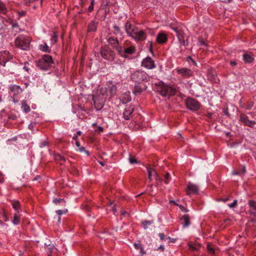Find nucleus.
Segmentation results:
<instances>
[{
  "mask_svg": "<svg viewBox=\"0 0 256 256\" xmlns=\"http://www.w3.org/2000/svg\"><path fill=\"white\" fill-rule=\"evenodd\" d=\"M186 104L189 110L194 111L198 110L200 106V104L197 100L190 98L186 100Z\"/></svg>",
  "mask_w": 256,
  "mask_h": 256,
  "instance_id": "9",
  "label": "nucleus"
},
{
  "mask_svg": "<svg viewBox=\"0 0 256 256\" xmlns=\"http://www.w3.org/2000/svg\"><path fill=\"white\" fill-rule=\"evenodd\" d=\"M40 49L44 52H50V49L46 44H44L40 45Z\"/></svg>",
  "mask_w": 256,
  "mask_h": 256,
  "instance_id": "35",
  "label": "nucleus"
},
{
  "mask_svg": "<svg viewBox=\"0 0 256 256\" xmlns=\"http://www.w3.org/2000/svg\"><path fill=\"white\" fill-rule=\"evenodd\" d=\"M246 166H243L242 171H237V170H234L232 172V174L233 175H238V174H244L246 172Z\"/></svg>",
  "mask_w": 256,
  "mask_h": 256,
  "instance_id": "38",
  "label": "nucleus"
},
{
  "mask_svg": "<svg viewBox=\"0 0 256 256\" xmlns=\"http://www.w3.org/2000/svg\"><path fill=\"white\" fill-rule=\"evenodd\" d=\"M54 248V246L49 244L48 246V249L50 250V252H52V250Z\"/></svg>",
  "mask_w": 256,
  "mask_h": 256,
  "instance_id": "57",
  "label": "nucleus"
},
{
  "mask_svg": "<svg viewBox=\"0 0 256 256\" xmlns=\"http://www.w3.org/2000/svg\"><path fill=\"white\" fill-rule=\"evenodd\" d=\"M134 108L132 105L126 106L124 112L123 117L126 120H130L132 116V113L134 112Z\"/></svg>",
  "mask_w": 256,
  "mask_h": 256,
  "instance_id": "15",
  "label": "nucleus"
},
{
  "mask_svg": "<svg viewBox=\"0 0 256 256\" xmlns=\"http://www.w3.org/2000/svg\"><path fill=\"white\" fill-rule=\"evenodd\" d=\"M207 77L212 82L217 83L218 81L216 70L212 68H210L208 70Z\"/></svg>",
  "mask_w": 256,
  "mask_h": 256,
  "instance_id": "17",
  "label": "nucleus"
},
{
  "mask_svg": "<svg viewBox=\"0 0 256 256\" xmlns=\"http://www.w3.org/2000/svg\"><path fill=\"white\" fill-rule=\"evenodd\" d=\"M98 130L100 131V132H102L103 130H104V128L102 126H99L98 127Z\"/></svg>",
  "mask_w": 256,
  "mask_h": 256,
  "instance_id": "63",
  "label": "nucleus"
},
{
  "mask_svg": "<svg viewBox=\"0 0 256 256\" xmlns=\"http://www.w3.org/2000/svg\"><path fill=\"white\" fill-rule=\"evenodd\" d=\"M198 42H199V44L200 46H207V44L205 43L204 41L202 38H200L198 40Z\"/></svg>",
  "mask_w": 256,
  "mask_h": 256,
  "instance_id": "48",
  "label": "nucleus"
},
{
  "mask_svg": "<svg viewBox=\"0 0 256 256\" xmlns=\"http://www.w3.org/2000/svg\"><path fill=\"white\" fill-rule=\"evenodd\" d=\"M40 177L38 176H37L36 177H35L34 179H33V180L34 181V180H39L40 179Z\"/></svg>",
  "mask_w": 256,
  "mask_h": 256,
  "instance_id": "62",
  "label": "nucleus"
},
{
  "mask_svg": "<svg viewBox=\"0 0 256 256\" xmlns=\"http://www.w3.org/2000/svg\"><path fill=\"white\" fill-rule=\"evenodd\" d=\"M12 204V208L17 212H18V210L20 208V204L19 202L16 200L13 201Z\"/></svg>",
  "mask_w": 256,
  "mask_h": 256,
  "instance_id": "36",
  "label": "nucleus"
},
{
  "mask_svg": "<svg viewBox=\"0 0 256 256\" xmlns=\"http://www.w3.org/2000/svg\"><path fill=\"white\" fill-rule=\"evenodd\" d=\"M34 128V124L31 123L30 124L28 125V128H29L30 129V130H32V128Z\"/></svg>",
  "mask_w": 256,
  "mask_h": 256,
  "instance_id": "61",
  "label": "nucleus"
},
{
  "mask_svg": "<svg viewBox=\"0 0 256 256\" xmlns=\"http://www.w3.org/2000/svg\"><path fill=\"white\" fill-rule=\"evenodd\" d=\"M198 246H199L198 244L196 245V244H188V246H189L190 248L192 250H198Z\"/></svg>",
  "mask_w": 256,
  "mask_h": 256,
  "instance_id": "42",
  "label": "nucleus"
},
{
  "mask_svg": "<svg viewBox=\"0 0 256 256\" xmlns=\"http://www.w3.org/2000/svg\"><path fill=\"white\" fill-rule=\"evenodd\" d=\"M176 71L178 74L184 78H190L193 74V72L191 70L186 68H176Z\"/></svg>",
  "mask_w": 256,
  "mask_h": 256,
  "instance_id": "14",
  "label": "nucleus"
},
{
  "mask_svg": "<svg viewBox=\"0 0 256 256\" xmlns=\"http://www.w3.org/2000/svg\"><path fill=\"white\" fill-rule=\"evenodd\" d=\"M94 106L97 110H100L104 106L105 102L104 96L100 97L99 94H96L93 96Z\"/></svg>",
  "mask_w": 256,
  "mask_h": 256,
  "instance_id": "10",
  "label": "nucleus"
},
{
  "mask_svg": "<svg viewBox=\"0 0 256 256\" xmlns=\"http://www.w3.org/2000/svg\"><path fill=\"white\" fill-rule=\"evenodd\" d=\"M9 90L14 94H18L22 90L20 86L15 84L10 86Z\"/></svg>",
  "mask_w": 256,
  "mask_h": 256,
  "instance_id": "27",
  "label": "nucleus"
},
{
  "mask_svg": "<svg viewBox=\"0 0 256 256\" xmlns=\"http://www.w3.org/2000/svg\"><path fill=\"white\" fill-rule=\"evenodd\" d=\"M150 78L146 72L142 70H136L130 76V78L132 81L138 84H141L142 82H148L150 80Z\"/></svg>",
  "mask_w": 256,
  "mask_h": 256,
  "instance_id": "1",
  "label": "nucleus"
},
{
  "mask_svg": "<svg viewBox=\"0 0 256 256\" xmlns=\"http://www.w3.org/2000/svg\"><path fill=\"white\" fill-rule=\"evenodd\" d=\"M98 22L96 20H91L88 26V32H96L97 30Z\"/></svg>",
  "mask_w": 256,
  "mask_h": 256,
  "instance_id": "22",
  "label": "nucleus"
},
{
  "mask_svg": "<svg viewBox=\"0 0 256 256\" xmlns=\"http://www.w3.org/2000/svg\"><path fill=\"white\" fill-rule=\"evenodd\" d=\"M110 206H111L112 212L114 214H115L116 212L115 204H114L112 202H110Z\"/></svg>",
  "mask_w": 256,
  "mask_h": 256,
  "instance_id": "43",
  "label": "nucleus"
},
{
  "mask_svg": "<svg viewBox=\"0 0 256 256\" xmlns=\"http://www.w3.org/2000/svg\"><path fill=\"white\" fill-rule=\"evenodd\" d=\"M67 212V210H56V213L58 215V216H61L62 214H65Z\"/></svg>",
  "mask_w": 256,
  "mask_h": 256,
  "instance_id": "46",
  "label": "nucleus"
},
{
  "mask_svg": "<svg viewBox=\"0 0 256 256\" xmlns=\"http://www.w3.org/2000/svg\"><path fill=\"white\" fill-rule=\"evenodd\" d=\"M28 62H26L24 63V69L26 71L28 72L30 68L27 66V65L28 64Z\"/></svg>",
  "mask_w": 256,
  "mask_h": 256,
  "instance_id": "52",
  "label": "nucleus"
},
{
  "mask_svg": "<svg viewBox=\"0 0 256 256\" xmlns=\"http://www.w3.org/2000/svg\"><path fill=\"white\" fill-rule=\"evenodd\" d=\"M146 168L148 172V178L151 181L154 178L156 180H161L156 169L150 166H146Z\"/></svg>",
  "mask_w": 256,
  "mask_h": 256,
  "instance_id": "13",
  "label": "nucleus"
},
{
  "mask_svg": "<svg viewBox=\"0 0 256 256\" xmlns=\"http://www.w3.org/2000/svg\"><path fill=\"white\" fill-rule=\"evenodd\" d=\"M250 204L251 206L254 210H256V204L254 202H250Z\"/></svg>",
  "mask_w": 256,
  "mask_h": 256,
  "instance_id": "53",
  "label": "nucleus"
},
{
  "mask_svg": "<svg viewBox=\"0 0 256 256\" xmlns=\"http://www.w3.org/2000/svg\"><path fill=\"white\" fill-rule=\"evenodd\" d=\"M146 88L147 86L145 84H138L134 86L132 92L135 95H138L140 94Z\"/></svg>",
  "mask_w": 256,
  "mask_h": 256,
  "instance_id": "20",
  "label": "nucleus"
},
{
  "mask_svg": "<svg viewBox=\"0 0 256 256\" xmlns=\"http://www.w3.org/2000/svg\"><path fill=\"white\" fill-rule=\"evenodd\" d=\"M172 30L176 34L177 38L181 44L188 46V40L186 39L185 34L180 26L172 27Z\"/></svg>",
  "mask_w": 256,
  "mask_h": 256,
  "instance_id": "4",
  "label": "nucleus"
},
{
  "mask_svg": "<svg viewBox=\"0 0 256 256\" xmlns=\"http://www.w3.org/2000/svg\"><path fill=\"white\" fill-rule=\"evenodd\" d=\"M136 28L134 27H132V24L129 22H127L125 24V30L128 36H130L134 30Z\"/></svg>",
  "mask_w": 256,
  "mask_h": 256,
  "instance_id": "23",
  "label": "nucleus"
},
{
  "mask_svg": "<svg viewBox=\"0 0 256 256\" xmlns=\"http://www.w3.org/2000/svg\"><path fill=\"white\" fill-rule=\"evenodd\" d=\"M182 224L184 228H187L190 225V217L188 214H184L181 218Z\"/></svg>",
  "mask_w": 256,
  "mask_h": 256,
  "instance_id": "25",
  "label": "nucleus"
},
{
  "mask_svg": "<svg viewBox=\"0 0 256 256\" xmlns=\"http://www.w3.org/2000/svg\"><path fill=\"white\" fill-rule=\"evenodd\" d=\"M207 250L210 254H214V249L210 246V244H207Z\"/></svg>",
  "mask_w": 256,
  "mask_h": 256,
  "instance_id": "40",
  "label": "nucleus"
},
{
  "mask_svg": "<svg viewBox=\"0 0 256 256\" xmlns=\"http://www.w3.org/2000/svg\"><path fill=\"white\" fill-rule=\"evenodd\" d=\"M153 223V221L144 220L142 222V225L144 229L146 230L148 228V226Z\"/></svg>",
  "mask_w": 256,
  "mask_h": 256,
  "instance_id": "39",
  "label": "nucleus"
},
{
  "mask_svg": "<svg viewBox=\"0 0 256 256\" xmlns=\"http://www.w3.org/2000/svg\"><path fill=\"white\" fill-rule=\"evenodd\" d=\"M148 47H149V50L152 52V41H148Z\"/></svg>",
  "mask_w": 256,
  "mask_h": 256,
  "instance_id": "47",
  "label": "nucleus"
},
{
  "mask_svg": "<svg viewBox=\"0 0 256 256\" xmlns=\"http://www.w3.org/2000/svg\"><path fill=\"white\" fill-rule=\"evenodd\" d=\"M136 47L134 46H130L127 48H124L122 46L118 49V54L122 57L126 58L128 54H132L135 52Z\"/></svg>",
  "mask_w": 256,
  "mask_h": 256,
  "instance_id": "8",
  "label": "nucleus"
},
{
  "mask_svg": "<svg viewBox=\"0 0 256 256\" xmlns=\"http://www.w3.org/2000/svg\"><path fill=\"white\" fill-rule=\"evenodd\" d=\"M130 162L131 164H138L139 161H130Z\"/></svg>",
  "mask_w": 256,
  "mask_h": 256,
  "instance_id": "60",
  "label": "nucleus"
},
{
  "mask_svg": "<svg viewBox=\"0 0 256 256\" xmlns=\"http://www.w3.org/2000/svg\"><path fill=\"white\" fill-rule=\"evenodd\" d=\"M130 36L134 38L136 42H140L144 41L146 38L147 34L144 30L135 28Z\"/></svg>",
  "mask_w": 256,
  "mask_h": 256,
  "instance_id": "7",
  "label": "nucleus"
},
{
  "mask_svg": "<svg viewBox=\"0 0 256 256\" xmlns=\"http://www.w3.org/2000/svg\"><path fill=\"white\" fill-rule=\"evenodd\" d=\"M19 17L24 16L26 15V12L24 10L17 11Z\"/></svg>",
  "mask_w": 256,
  "mask_h": 256,
  "instance_id": "44",
  "label": "nucleus"
},
{
  "mask_svg": "<svg viewBox=\"0 0 256 256\" xmlns=\"http://www.w3.org/2000/svg\"><path fill=\"white\" fill-rule=\"evenodd\" d=\"M198 186L192 183L189 182L187 186L186 194L190 195L192 194H196L198 192Z\"/></svg>",
  "mask_w": 256,
  "mask_h": 256,
  "instance_id": "18",
  "label": "nucleus"
},
{
  "mask_svg": "<svg viewBox=\"0 0 256 256\" xmlns=\"http://www.w3.org/2000/svg\"><path fill=\"white\" fill-rule=\"evenodd\" d=\"M48 145V142L44 140L41 143L40 146V148H43V147L47 146Z\"/></svg>",
  "mask_w": 256,
  "mask_h": 256,
  "instance_id": "51",
  "label": "nucleus"
},
{
  "mask_svg": "<svg viewBox=\"0 0 256 256\" xmlns=\"http://www.w3.org/2000/svg\"><path fill=\"white\" fill-rule=\"evenodd\" d=\"M15 44L22 50H28L30 46V39L24 35H20L16 38Z\"/></svg>",
  "mask_w": 256,
  "mask_h": 256,
  "instance_id": "3",
  "label": "nucleus"
},
{
  "mask_svg": "<svg viewBox=\"0 0 256 256\" xmlns=\"http://www.w3.org/2000/svg\"><path fill=\"white\" fill-rule=\"evenodd\" d=\"M101 56L109 61H112L115 57L114 52L109 48H102L100 50Z\"/></svg>",
  "mask_w": 256,
  "mask_h": 256,
  "instance_id": "6",
  "label": "nucleus"
},
{
  "mask_svg": "<svg viewBox=\"0 0 256 256\" xmlns=\"http://www.w3.org/2000/svg\"><path fill=\"white\" fill-rule=\"evenodd\" d=\"M20 216L18 212H16L14 214V219L12 222L14 225H18L20 222Z\"/></svg>",
  "mask_w": 256,
  "mask_h": 256,
  "instance_id": "32",
  "label": "nucleus"
},
{
  "mask_svg": "<svg viewBox=\"0 0 256 256\" xmlns=\"http://www.w3.org/2000/svg\"><path fill=\"white\" fill-rule=\"evenodd\" d=\"M230 64L232 66H236V62L234 60H231L230 62Z\"/></svg>",
  "mask_w": 256,
  "mask_h": 256,
  "instance_id": "58",
  "label": "nucleus"
},
{
  "mask_svg": "<svg viewBox=\"0 0 256 256\" xmlns=\"http://www.w3.org/2000/svg\"><path fill=\"white\" fill-rule=\"evenodd\" d=\"M12 58L13 56L8 50L0 52V64L4 66Z\"/></svg>",
  "mask_w": 256,
  "mask_h": 256,
  "instance_id": "11",
  "label": "nucleus"
},
{
  "mask_svg": "<svg viewBox=\"0 0 256 256\" xmlns=\"http://www.w3.org/2000/svg\"><path fill=\"white\" fill-rule=\"evenodd\" d=\"M12 26L13 28H17L18 26V24L17 22H12Z\"/></svg>",
  "mask_w": 256,
  "mask_h": 256,
  "instance_id": "56",
  "label": "nucleus"
},
{
  "mask_svg": "<svg viewBox=\"0 0 256 256\" xmlns=\"http://www.w3.org/2000/svg\"><path fill=\"white\" fill-rule=\"evenodd\" d=\"M22 108L26 113H28L30 110V106L27 104L26 100H22Z\"/></svg>",
  "mask_w": 256,
  "mask_h": 256,
  "instance_id": "30",
  "label": "nucleus"
},
{
  "mask_svg": "<svg viewBox=\"0 0 256 256\" xmlns=\"http://www.w3.org/2000/svg\"><path fill=\"white\" fill-rule=\"evenodd\" d=\"M141 65L142 67L148 70H152L156 67L154 60L150 56L143 59Z\"/></svg>",
  "mask_w": 256,
  "mask_h": 256,
  "instance_id": "12",
  "label": "nucleus"
},
{
  "mask_svg": "<svg viewBox=\"0 0 256 256\" xmlns=\"http://www.w3.org/2000/svg\"><path fill=\"white\" fill-rule=\"evenodd\" d=\"M131 100V97L130 92H125L122 94L120 96V100L124 104H126Z\"/></svg>",
  "mask_w": 256,
  "mask_h": 256,
  "instance_id": "26",
  "label": "nucleus"
},
{
  "mask_svg": "<svg viewBox=\"0 0 256 256\" xmlns=\"http://www.w3.org/2000/svg\"><path fill=\"white\" fill-rule=\"evenodd\" d=\"M106 161H98L99 164L102 166L106 165Z\"/></svg>",
  "mask_w": 256,
  "mask_h": 256,
  "instance_id": "59",
  "label": "nucleus"
},
{
  "mask_svg": "<svg viewBox=\"0 0 256 256\" xmlns=\"http://www.w3.org/2000/svg\"><path fill=\"white\" fill-rule=\"evenodd\" d=\"M238 201L236 200H234V202L232 203L228 204V206L230 208H235L237 206Z\"/></svg>",
  "mask_w": 256,
  "mask_h": 256,
  "instance_id": "41",
  "label": "nucleus"
},
{
  "mask_svg": "<svg viewBox=\"0 0 256 256\" xmlns=\"http://www.w3.org/2000/svg\"><path fill=\"white\" fill-rule=\"evenodd\" d=\"M243 60L246 63H250L254 60V57L250 54H243Z\"/></svg>",
  "mask_w": 256,
  "mask_h": 256,
  "instance_id": "29",
  "label": "nucleus"
},
{
  "mask_svg": "<svg viewBox=\"0 0 256 256\" xmlns=\"http://www.w3.org/2000/svg\"><path fill=\"white\" fill-rule=\"evenodd\" d=\"M158 235H159V236H160V239L161 240H165V239H166V236L164 234H163V233H160L158 234Z\"/></svg>",
  "mask_w": 256,
  "mask_h": 256,
  "instance_id": "50",
  "label": "nucleus"
},
{
  "mask_svg": "<svg viewBox=\"0 0 256 256\" xmlns=\"http://www.w3.org/2000/svg\"><path fill=\"white\" fill-rule=\"evenodd\" d=\"M55 160H65V159L64 158L58 155V157L55 158Z\"/></svg>",
  "mask_w": 256,
  "mask_h": 256,
  "instance_id": "54",
  "label": "nucleus"
},
{
  "mask_svg": "<svg viewBox=\"0 0 256 256\" xmlns=\"http://www.w3.org/2000/svg\"><path fill=\"white\" fill-rule=\"evenodd\" d=\"M168 40V36L166 34L163 32H160L158 34L156 41L159 44H163Z\"/></svg>",
  "mask_w": 256,
  "mask_h": 256,
  "instance_id": "21",
  "label": "nucleus"
},
{
  "mask_svg": "<svg viewBox=\"0 0 256 256\" xmlns=\"http://www.w3.org/2000/svg\"><path fill=\"white\" fill-rule=\"evenodd\" d=\"M98 94H99L100 97L104 96L105 98V100H106L107 96H108V88H101L98 90Z\"/></svg>",
  "mask_w": 256,
  "mask_h": 256,
  "instance_id": "28",
  "label": "nucleus"
},
{
  "mask_svg": "<svg viewBox=\"0 0 256 256\" xmlns=\"http://www.w3.org/2000/svg\"><path fill=\"white\" fill-rule=\"evenodd\" d=\"M240 120L245 126H248L250 127H253L256 124L255 121L250 120L248 116L244 114H240Z\"/></svg>",
  "mask_w": 256,
  "mask_h": 256,
  "instance_id": "16",
  "label": "nucleus"
},
{
  "mask_svg": "<svg viewBox=\"0 0 256 256\" xmlns=\"http://www.w3.org/2000/svg\"><path fill=\"white\" fill-rule=\"evenodd\" d=\"M94 10V6H92V4H90L88 8V12H91Z\"/></svg>",
  "mask_w": 256,
  "mask_h": 256,
  "instance_id": "55",
  "label": "nucleus"
},
{
  "mask_svg": "<svg viewBox=\"0 0 256 256\" xmlns=\"http://www.w3.org/2000/svg\"><path fill=\"white\" fill-rule=\"evenodd\" d=\"M53 202L56 204H62V206H65V200L64 198H55L53 200Z\"/></svg>",
  "mask_w": 256,
  "mask_h": 256,
  "instance_id": "34",
  "label": "nucleus"
},
{
  "mask_svg": "<svg viewBox=\"0 0 256 256\" xmlns=\"http://www.w3.org/2000/svg\"><path fill=\"white\" fill-rule=\"evenodd\" d=\"M160 95L163 96H174L176 94V90L170 86L162 84L159 90Z\"/></svg>",
  "mask_w": 256,
  "mask_h": 256,
  "instance_id": "5",
  "label": "nucleus"
},
{
  "mask_svg": "<svg viewBox=\"0 0 256 256\" xmlns=\"http://www.w3.org/2000/svg\"><path fill=\"white\" fill-rule=\"evenodd\" d=\"M107 41L112 47L115 48L118 52V49L121 46L119 45L118 40L116 37L110 36L108 38Z\"/></svg>",
  "mask_w": 256,
  "mask_h": 256,
  "instance_id": "19",
  "label": "nucleus"
},
{
  "mask_svg": "<svg viewBox=\"0 0 256 256\" xmlns=\"http://www.w3.org/2000/svg\"><path fill=\"white\" fill-rule=\"evenodd\" d=\"M108 94H109L110 98H112L115 96L117 91V88L114 85H111L108 86Z\"/></svg>",
  "mask_w": 256,
  "mask_h": 256,
  "instance_id": "24",
  "label": "nucleus"
},
{
  "mask_svg": "<svg viewBox=\"0 0 256 256\" xmlns=\"http://www.w3.org/2000/svg\"><path fill=\"white\" fill-rule=\"evenodd\" d=\"M126 214V212L124 210H122L121 211V214L122 215L125 216Z\"/></svg>",
  "mask_w": 256,
  "mask_h": 256,
  "instance_id": "64",
  "label": "nucleus"
},
{
  "mask_svg": "<svg viewBox=\"0 0 256 256\" xmlns=\"http://www.w3.org/2000/svg\"><path fill=\"white\" fill-rule=\"evenodd\" d=\"M58 34L55 32H52V36L50 38V41L52 44H55L58 40Z\"/></svg>",
  "mask_w": 256,
  "mask_h": 256,
  "instance_id": "33",
  "label": "nucleus"
},
{
  "mask_svg": "<svg viewBox=\"0 0 256 256\" xmlns=\"http://www.w3.org/2000/svg\"><path fill=\"white\" fill-rule=\"evenodd\" d=\"M8 10L4 6V4L0 1V12L6 14Z\"/></svg>",
  "mask_w": 256,
  "mask_h": 256,
  "instance_id": "37",
  "label": "nucleus"
},
{
  "mask_svg": "<svg viewBox=\"0 0 256 256\" xmlns=\"http://www.w3.org/2000/svg\"><path fill=\"white\" fill-rule=\"evenodd\" d=\"M170 175L168 173H166L165 176L164 182L166 184H168L170 181Z\"/></svg>",
  "mask_w": 256,
  "mask_h": 256,
  "instance_id": "45",
  "label": "nucleus"
},
{
  "mask_svg": "<svg viewBox=\"0 0 256 256\" xmlns=\"http://www.w3.org/2000/svg\"><path fill=\"white\" fill-rule=\"evenodd\" d=\"M114 30H116V33H120V28L118 26H117L116 25L114 26Z\"/></svg>",
  "mask_w": 256,
  "mask_h": 256,
  "instance_id": "49",
  "label": "nucleus"
},
{
  "mask_svg": "<svg viewBox=\"0 0 256 256\" xmlns=\"http://www.w3.org/2000/svg\"><path fill=\"white\" fill-rule=\"evenodd\" d=\"M134 248L136 250H140V256H143L144 254H145L146 252L144 250V249H143V248L142 247V246L140 244V242H138V243L134 242Z\"/></svg>",
  "mask_w": 256,
  "mask_h": 256,
  "instance_id": "31",
  "label": "nucleus"
},
{
  "mask_svg": "<svg viewBox=\"0 0 256 256\" xmlns=\"http://www.w3.org/2000/svg\"><path fill=\"white\" fill-rule=\"evenodd\" d=\"M52 57L50 55L45 54L36 62V66L40 70H46L52 66Z\"/></svg>",
  "mask_w": 256,
  "mask_h": 256,
  "instance_id": "2",
  "label": "nucleus"
}]
</instances>
